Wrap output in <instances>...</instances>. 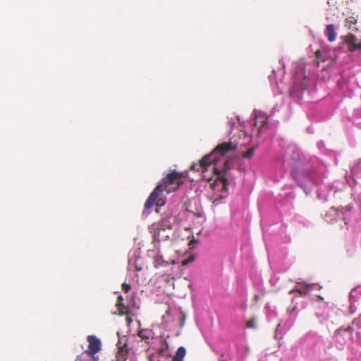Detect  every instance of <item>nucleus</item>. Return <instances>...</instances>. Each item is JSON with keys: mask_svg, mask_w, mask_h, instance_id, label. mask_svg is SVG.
<instances>
[{"mask_svg": "<svg viewBox=\"0 0 361 361\" xmlns=\"http://www.w3.org/2000/svg\"><path fill=\"white\" fill-rule=\"evenodd\" d=\"M127 322H128V324H129L131 322V319H129V318H128V319H127Z\"/></svg>", "mask_w": 361, "mask_h": 361, "instance_id": "49530a36", "label": "nucleus"}, {"mask_svg": "<svg viewBox=\"0 0 361 361\" xmlns=\"http://www.w3.org/2000/svg\"><path fill=\"white\" fill-rule=\"evenodd\" d=\"M140 248L130 250L128 252V274L126 282L123 283V290L128 292L132 284L138 283V275L136 272L142 270L143 259L140 256Z\"/></svg>", "mask_w": 361, "mask_h": 361, "instance_id": "1a4fd4ad", "label": "nucleus"}, {"mask_svg": "<svg viewBox=\"0 0 361 361\" xmlns=\"http://www.w3.org/2000/svg\"><path fill=\"white\" fill-rule=\"evenodd\" d=\"M160 235L158 238H153L154 241L160 242L161 240H166L169 239V233L168 231L166 232H160Z\"/></svg>", "mask_w": 361, "mask_h": 361, "instance_id": "c85d7f7f", "label": "nucleus"}, {"mask_svg": "<svg viewBox=\"0 0 361 361\" xmlns=\"http://www.w3.org/2000/svg\"><path fill=\"white\" fill-rule=\"evenodd\" d=\"M178 174L176 171L171 172L167 174L158 183V184L150 193L145 203L144 212H145L148 209L152 208V207L154 204L157 200L158 201L157 204H159V202L161 200L160 199H159V197L161 195L162 192L166 188L167 185L170 183H173L175 180V179L178 177Z\"/></svg>", "mask_w": 361, "mask_h": 361, "instance_id": "9d476101", "label": "nucleus"}, {"mask_svg": "<svg viewBox=\"0 0 361 361\" xmlns=\"http://www.w3.org/2000/svg\"><path fill=\"white\" fill-rule=\"evenodd\" d=\"M317 147H318V149H319L321 152H322L323 153H325V152H324V151L326 150V149H325V145H324V141H322V140H319V141L317 142Z\"/></svg>", "mask_w": 361, "mask_h": 361, "instance_id": "72a5a7b5", "label": "nucleus"}, {"mask_svg": "<svg viewBox=\"0 0 361 361\" xmlns=\"http://www.w3.org/2000/svg\"><path fill=\"white\" fill-rule=\"evenodd\" d=\"M276 281V279L274 278V277H272L271 279H270V282L272 285H274Z\"/></svg>", "mask_w": 361, "mask_h": 361, "instance_id": "37998d69", "label": "nucleus"}, {"mask_svg": "<svg viewBox=\"0 0 361 361\" xmlns=\"http://www.w3.org/2000/svg\"><path fill=\"white\" fill-rule=\"evenodd\" d=\"M307 130H308L309 132H310V131H311V129H310V127L307 128Z\"/></svg>", "mask_w": 361, "mask_h": 361, "instance_id": "3c124183", "label": "nucleus"}, {"mask_svg": "<svg viewBox=\"0 0 361 361\" xmlns=\"http://www.w3.org/2000/svg\"><path fill=\"white\" fill-rule=\"evenodd\" d=\"M255 326V322L252 320H250L247 324V327L253 328Z\"/></svg>", "mask_w": 361, "mask_h": 361, "instance_id": "ea45409f", "label": "nucleus"}, {"mask_svg": "<svg viewBox=\"0 0 361 361\" xmlns=\"http://www.w3.org/2000/svg\"><path fill=\"white\" fill-rule=\"evenodd\" d=\"M350 78L345 73L340 74L336 80L337 87L341 92H344L348 88Z\"/></svg>", "mask_w": 361, "mask_h": 361, "instance_id": "aec40b11", "label": "nucleus"}, {"mask_svg": "<svg viewBox=\"0 0 361 361\" xmlns=\"http://www.w3.org/2000/svg\"><path fill=\"white\" fill-rule=\"evenodd\" d=\"M117 336L118 337V341L116 344L117 347L121 350L124 351L127 348V339L126 338V336L124 335L121 336V334L120 331L117 332Z\"/></svg>", "mask_w": 361, "mask_h": 361, "instance_id": "b1692460", "label": "nucleus"}, {"mask_svg": "<svg viewBox=\"0 0 361 361\" xmlns=\"http://www.w3.org/2000/svg\"><path fill=\"white\" fill-rule=\"evenodd\" d=\"M279 63L282 66V69H280L278 71H276L275 69L272 70L271 74L269 75V80L273 88V90L274 92L277 90L279 94H281L283 89V80L286 73V71L284 62L282 60H280Z\"/></svg>", "mask_w": 361, "mask_h": 361, "instance_id": "f8f14e48", "label": "nucleus"}, {"mask_svg": "<svg viewBox=\"0 0 361 361\" xmlns=\"http://www.w3.org/2000/svg\"><path fill=\"white\" fill-rule=\"evenodd\" d=\"M154 265H155L156 267H160V266H166L167 265V262H164V260L163 259L162 256L157 255L154 258Z\"/></svg>", "mask_w": 361, "mask_h": 361, "instance_id": "cd10ccee", "label": "nucleus"}, {"mask_svg": "<svg viewBox=\"0 0 361 361\" xmlns=\"http://www.w3.org/2000/svg\"><path fill=\"white\" fill-rule=\"evenodd\" d=\"M360 297L361 285H359L351 289L349 293V314H353L357 311Z\"/></svg>", "mask_w": 361, "mask_h": 361, "instance_id": "dca6fc26", "label": "nucleus"}, {"mask_svg": "<svg viewBox=\"0 0 361 361\" xmlns=\"http://www.w3.org/2000/svg\"><path fill=\"white\" fill-rule=\"evenodd\" d=\"M334 164H335L336 165H337V164H338V159H337L336 157H335V158H334Z\"/></svg>", "mask_w": 361, "mask_h": 361, "instance_id": "a18cd8bd", "label": "nucleus"}, {"mask_svg": "<svg viewBox=\"0 0 361 361\" xmlns=\"http://www.w3.org/2000/svg\"><path fill=\"white\" fill-rule=\"evenodd\" d=\"M229 126L231 129L234 128V126L235 124V121L233 120V118H231V120L228 121Z\"/></svg>", "mask_w": 361, "mask_h": 361, "instance_id": "58836bf2", "label": "nucleus"}, {"mask_svg": "<svg viewBox=\"0 0 361 361\" xmlns=\"http://www.w3.org/2000/svg\"><path fill=\"white\" fill-rule=\"evenodd\" d=\"M267 319H268L269 320H270V319H271V315H267Z\"/></svg>", "mask_w": 361, "mask_h": 361, "instance_id": "09e8293b", "label": "nucleus"}, {"mask_svg": "<svg viewBox=\"0 0 361 361\" xmlns=\"http://www.w3.org/2000/svg\"><path fill=\"white\" fill-rule=\"evenodd\" d=\"M325 34L329 42H334L336 37V33L334 30V25L333 24H329L325 30Z\"/></svg>", "mask_w": 361, "mask_h": 361, "instance_id": "4be33fe9", "label": "nucleus"}, {"mask_svg": "<svg viewBox=\"0 0 361 361\" xmlns=\"http://www.w3.org/2000/svg\"><path fill=\"white\" fill-rule=\"evenodd\" d=\"M185 320V314L177 309L169 308L165 314L162 316V322L158 325L152 326V329H142L139 331V337L149 345L147 350L148 361H169L172 355L166 338L171 335L161 332V329L171 331V326L173 324L178 326V329L173 333L175 336L180 334V329L184 326Z\"/></svg>", "mask_w": 361, "mask_h": 361, "instance_id": "7ed1b4c3", "label": "nucleus"}, {"mask_svg": "<svg viewBox=\"0 0 361 361\" xmlns=\"http://www.w3.org/2000/svg\"><path fill=\"white\" fill-rule=\"evenodd\" d=\"M335 183H338V182H335L331 184H329L328 185L325 186L326 189L328 190L329 192L331 191H334L336 192L337 191V186H335Z\"/></svg>", "mask_w": 361, "mask_h": 361, "instance_id": "2f4dec72", "label": "nucleus"}, {"mask_svg": "<svg viewBox=\"0 0 361 361\" xmlns=\"http://www.w3.org/2000/svg\"><path fill=\"white\" fill-rule=\"evenodd\" d=\"M237 119L239 122L240 121V117L238 116H237Z\"/></svg>", "mask_w": 361, "mask_h": 361, "instance_id": "8fccbe9b", "label": "nucleus"}, {"mask_svg": "<svg viewBox=\"0 0 361 361\" xmlns=\"http://www.w3.org/2000/svg\"><path fill=\"white\" fill-rule=\"evenodd\" d=\"M87 341L89 342L88 349L85 351V353H89L91 354H97L100 350L102 347V343L100 339H99L95 336H88Z\"/></svg>", "mask_w": 361, "mask_h": 361, "instance_id": "a211bd4d", "label": "nucleus"}, {"mask_svg": "<svg viewBox=\"0 0 361 361\" xmlns=\"http://www.w3.org/2000/svg\"><path fill=\"white\" fill-rule=\"evenodd\" d=\"M324 219L328 223L341 219L344 221L347 229L361 231V201H355L341 209L331 207L326 213Z\"/></svg>", "mask_w": 361, "mask_h": 361, "instance_id": "0eeeda50", "label": "nucleus"}, {"mask_svg": "<svg viewBox=\"0 0 361 361\" xmlns=\"http://www.w3.org/2000/svg\"><path fill=\"white\" fill-rule=\"evenodd\" d=\"M344 42L348 49L353 52L361 49V42H357L356 37L353 34H348L345 37Z\"/></svg>", "mask_w": 361, "mask_h": 361, "instance_id": "6ab92c4d", "label": "nucleus"}, {"mask_svg": "<svg viewBox=\"0 0 361 361\" xmlns=\"http://www.w3.org/2000/svg\"><path fill=\"white\" fill-rule=\"evenodd\" d=\"M347 182H348L350 185L351 184V183H350V178H348V179H347Z\"/></svg>", "mask_w": 361, "mask_h": 361, "instance_id": "de8ad7c7", "label": "nucleus"}, {"mask_svg": "<svg viewBox=\"0 0 361 361\" xmlns=\"http://www.w3.org/2000/svg\"><path fill=\"white\" fill-rule=\"evenodd\" d=\"M317 198L323 202L327 200L328 194L323 192L320 188L317 190Z\"/></svg>", "mask_w": 361, "mask_h": 361, "instance_id": "c756f323", "label": "nucleus"}, {"mask_svg": "<svg viewBox=\"0 0 361 361\" xmlns=\"http://www.w3.org/2000/svg\"><path fill=\"white\" fill-rule=\"evenodd\" d=\"M353 329L350 326L338 328L334 335V341L336 348L343 349L344 346L350 343L353 339Z\"/></svg>", "mask_w": 361, "mask_h": 361, "instance_id": "9b49d317", "label": "nucleus"}, {"mask_svg": "<svg viewBox=\"0 0 361 361\" xmlns=\"http://www.w3.org/2000/svg\"><path fill=\"white\" fill-rule=\"evenodd\" d=\"M122 300H123V297L121 295H119L118 298V304H117V305L118 307L123 306V305L121 304V301Z\"/></svg>", "mask_w": 361, "mask_h": 361, "instance_id": "a19ab883", "label": "nucleus"}, {"mask_svg": "<svg viewBox=\"0 0 361 361\" xmlns=\"http://www.w3.org/2000/svg\"><path fill=\"white\" fill-rule=\"evenodd\" d=\"M312 361H337V360L333 357H326L325 359H319V360H312Z\"/></svg>", "mask_w": 361, "mask_h": 361, "instance_id": "e433bc0d", "label": "nucleus"}, {"mask_svg": "<svg viewBox=\"0 0 361 361\" xmlns=\"http://www.w3.org/2000/svg\"><path fill=\"white\" fill-rule=\"evenodd\" d=\"M279 196L280 200L276 204L279 216L276 222L262 219L261 223L269 263L274 258V247L279 244L290 242V236L286 234V226L283 224H281L278 226L277 225L282 221L283 216L290 214L293 209V201L295 199V194L290 185H285Z\"/></svg>", "mask_w": 361, "mask_h": 361, "instance_id": "20e7f679", "label": "nucleus"}, {"mask_svg": "<svg viewBox=\"0 0 361 361\" xmlns=\"http://www.w3.org/2000/svg\"><path fill=\"white\" fill-rule=\"evenodd\" d=\"M99 356L97 354H91L89 353H83L80 358L77 360L76 361H98Z\"/></svg>", "mask_w": 361, "mask_h": 361, "instance_id": "393cba45", "label": "nucleus"}, {"mask_svg": "<svg viewBox=\"0 0 361 361\" xmlns=\"http://www.w3.org/2000/svg\"><path fill=\"white\" fill-rule=\"evenodd\" d=\"M270 150L283 167L290 170L293 178L306 195L322 185L327 177V166L324 161L309 156L296 143L280 135L273 137Z\"/></svg>", "mask_w": 361, "mask_h": 361, "instance_id": "f257e3e1", "label": "nucleus"}, {"mask_svg": "<svg viewBox=\"0 0 361 361\" xmlns=\"http://www.w3.org/2000/svg\"><path fill=\"white\" fill-rule=\"evenodd\" d=\"M231 359V355L228 351L223 353L219 357V361H228Z\"/></svg>", "mask_w": 361, "mask_h": 361, "instance_id": "7c9ffc66", "label": "nucleus"}, {"mask_svg": "<svg viewBox=\"0 0 361 361\" xmlns=\"http://www.w3.org/2000/svg\"><path fill=\"white\" fill-rule=\"evenodd\" d=\"M289 318L285 322H280L276 329L275 338L280 339L283 335L291 327L297 316V306L295 305L291 308H288Z\"/></svg>", "mask_w": 361, "mask_h": 361, "instance_id": "ddd939ff", "label": "nucleus"}, {"mask_svg": "<svg viewBox=\"0 0 361 361\" xmlns=\"http://www.w3.org/2000/svg\"><path fill=\"white\" fill-rule=\"evenodd\" d=\"M353 324L355 325L358 329H361V314L359 315L358 317L355 318L353 320Z\"/></svg>", "mask_w": 361, "mask_h": 361, "instance_id": "473e14b6", "label": "nucleus"}, {"mask_svg": "<svg viewBox=\"0 0 361 361\" xmlns=\"http://www.w3.org/2000/svg\"><path fill=\"white\" fill-rule=\"evenodd\" d=\"M356 23H357V18L355 17L349 16V17L346 18V19H345V26L346 27H348V29L354 30V29H356L355 27H354V25L356 24Z\"/></svg>", "mask_w": 361, "mask_h": 361, "instance_id": "a878e982", "label": "nucleus"}, {"mask_svg": "<svg viewBox=\"0 0 361 361\" xmlns=\"http://www.w3.org/2000/svg\"><path fill=\"white\" fill-rule=\"evenodd\" d=\"M322 286L319 283H308L305 281L298 282L295 288L290 291V294L297 292L300 297L305 298L313 291L322 289Z\"/></svg>", "mask_w": 361, "mask_h": 361, "instance_id": "4468645a", "label": "nucleus"}, {"mask_svg": "<svg viewBox=\"0 0 361 361\" xmlns=\"http://www.w3.org/2000/svg\"><path fill=\"white\" fill-rule=\"evenodd\" d=\"M353 116L355 118H361V107L354 110Z\"/></svg>", "mask_w": 361, "mask_h": 361, "instance_id": "f704fd0d", "label": "nucleus"}, {"mask_svg": "<svg viewBox=\"0 0 361 361\" xmlns=\"http://www.w3.org/2000/svg\"><path fill=\"white\" fill-rule=\"evenodd\" d=\"M350 176L352 180L358 184L357 179L361 178V159L350 169Z\"/></svg>", "mask_w": 361, "mask_h": 361, "instance_id": "412c9836", "label": "nucleus"}, {"mask_svg": "<svg viewBox=\"0 0 361 361\" xmlns=\"http://www.w3.org/2000/svg\"><path fill=\"white\" fill-rule=\"evenodd\" d=\"M296 298L295 297L292 298V303H295V305L298 304V302H295Z\"/></svg>", "mask_w": 361, "mask_h": 361, "instance_id": "c03bdc74", "label": "nucleus"}, {"mask_svg": "<svg viewBox=\"0 0 361 361\" xmlns=\"http://www.w3.org/2000/svg\"><path fill=\"white\" fill-rule=\"evenodd\" d=\"M172 229V224L167 219H163L161 221L154 223L149 226L150 233L152 234L153 238H158L160 232H166Z\"/></svg>", "mask_w": 361, "mask_h": 361, "instance_id": "2eb2a0df", "label": "nucleus"}, {"mask_svg": "<svg viewBox=\"0 0 361 361\" xmlns=\"http://www.w3.org/2000/svg\"><path fill=\"white\" fill-rule=\"evenodd\" d=\"M137 298H136V296H132L131 298V303H132V305L134 307H137L138 308V305L137 304Z\"/></svg>", "mask_w": 361, "mask_h": 361, "instance_id": "c9c22d12", "label": "nucleus"}, {"mask_svg": "<svg viewBox=\"0 0 361 361\" xmlns=\"http://www.w3.org/2000/svg\"><path fill=\"white\" fill-rule=\"evenodd\" d=\"M317 301L319 302L320 306L325 308L322 312H316L315 315L319 319L320 323H323L324 321L329 319L331 317L330 312H332L329 308L326 307L327 303L324 301V298L319 295H315Z\"/></svg>", "mask_w": 361, "mask_h": 361, "instance_id": "f3484780", "label": "nucleus"}, {"mask_svg": "<svg viewBox=\"0 0 361 361\" xmlns=\"http://www.w3.org/2000/svg\"><path fill=\"white\" fill-rule=\"evenodd\" d=\"M186 355V349L183 346H180L175 355L171 358V361H183V359Z\"/></svg>", "mask_w": 361, "mask_h": 361, "instance_id": "5701e85b", "label": "nucleus"}, {"mask_svg": "<svg viewBox=\"0 0 361 361\" xmlns=\"http://www.w3.org/2000/svg\"><path fill=\"white\" fill-rule=\"evenodd\" d=\"M283 109H285L286 112L281 116V119L286 121L290 118L292 114L291 104H289L286 107L284 106L283 99H282L279 104H276L272 107L269 115H267L264 112L259 110L255 109L253 111L254 128L252 131L254 133H256L257 136V146L263 145L269 140H271L274 135H277L275 133V129L279 123V121H276V125L274 126L269 123V119Z\"/></svg>", "mask_w": 361, "mask_h": 361, "instance_id": "39448f33", "label": "nucleus"}, {"mask_svg": "<svg viewBox=\"0 0 361 361\" xmlns=\"http://www.w3.org/2000/svg\"><path fill=\"white\" fill-rule=\"evenodd\" d=\"M254 151H255V149H254V148H252V149H250V150L247 152V156H246V157H247V158H250V157H252L253 156V154H254Z\"/></svg>", "mask_w": 361, "mask_h": 361, "instance_id": "4c0bfd02", "label": "nucleus"}, {"mask_svg": "<svg viewBox=\"0 0 361 361\" xmlns=\"http://www.w3.org/2000/svg\"><path fill=\"white\" fill-rule=\"evenodd\" d=\"M302 353L312 360L325 359L322 355L324 352L325 342L322 337L314 332H308L300 341Z\"/></svg>", "mask_w": 361, "mask_h": 361, "instance_id": "6e6552de", "label": "nucleus"}, {"mask_svg": "<svg viewBox=\"0 0 361 361\" xmlns=\"http://www.w3.org/2000/svg\"><path fill=\"white\" fill-rule=\"evenodd\" d=\"M291 75L289 96L292 102L301 105L305 91H307L308 93L316 92V80L313 74H307L303 60L293 63Z\"/></svg>", "mask_w": 361, "mask_h": 361, "instance_id": "423d86ee", "label": "nucleus"}, {"mask_svg": "<svg viewBox=\"0 0 361 361\" xmlns=\"http://www.w3.org/2000/svg\"><path fill=\"white\" fill-rule=\"evenodd\" d=\"M354 124L356 127L361 129V121L354 122Z\"/></svg>", "mask_w": 361, "mask_h": 361, "instance_id": "79ce46f5", "label": "nucleus"}, {"mask_svg": "<svg viewBox=\"0 0 361 361\" xmlns=\"http://www.w3.org/2000/svg\"><path fill=\"white\" fill-rule=\"evenodd\" d=\"M236 140L237 138L233 136L228 142L218 145L198 164H193L190 167L191 171H200L202 178L209 182L214 178L211 185L215 196L213 202L216 204L221 203L228 194L229 180L226 176L230 169V162L228 154L235 151L239 145H244Z\"/></svg>", "mask_w": 361, "mask_h": 361, "instance_id": "f03ea898", "label": "nucleus"}, {"mask_svg": "<svg viewBox=\"0 0 361 361\" xmlns=\"http://www.w3.org/2000/svg\"><path fill=\"white\" fill-rule=\"evenodd\" d=\"M295 219L297 222L302 224L305 227H309L311 225V222L302 216L296 215L295 216Z\"/></svg>", "mask_w": 361, "mask_h": 361, "instance_id": "bb28decb", "label": "nucleus"}]
</instances>
